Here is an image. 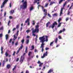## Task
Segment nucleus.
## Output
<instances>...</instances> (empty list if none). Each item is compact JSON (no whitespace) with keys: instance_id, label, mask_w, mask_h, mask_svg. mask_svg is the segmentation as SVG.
I'll list each match as a JSON object with an SVG mask.
<instances>
[{"instance_id":"2f4dec72","label":"nucleus","mask_w":73,"mask_h":73,"mask_svg":"<svg viewBox=\"0 0 73 73\" xmlns=\"http://www.w3.org/2000/svg\"><path fill=\"white\" fill-rule=\"evenodd\" d=\"M61 18H60L58 20V23H60V22L61 21Z\"/></svg>"},{"instance_id":"338daca9","label":"nucleus","mask_w":73,"mask_h":73,"mask_svg":"<svg viewBox=\"0 0 73 73\" xmlns=\"http://www.w3.org/2000/svg\"><path fill=\"white\" fill-rule=\"evenodd\" d=\"M72 8V6H71V7H70L69 8V10H70V9H71Z\"/></svg>"},{"instance_id":"aec40b11","label":"nucleus","mask_w":73,"mask_h":73,"mask_svg":"<svg viewBox=\"0 0 73 73\" xmlns=\"http://www.w3.org/2000/svg\"><path fill=\"white\" fill-rule=\"evenodd\" d=\"M29 39L26 40V44H29Z\"/></svg>"},{"instance_id":"4d7b16f0","label":"nucleus","mask_w":73,"mask_h":73,"mask_svg":"<svg viewBox=\"0 0 73 73\" xmlns=\"http://www.w3.org/2000/svg\"><path fill=\"white\" fill-rule=\"evenodd\" d=\"M48 5V3H47L45 5V7H47Z\"/></svg>"},{"instance_id":"a211bd4d","label":"nucleus","mask_w":73,"mask_h":73,"mask_svg":"<svg viewBox=\"0 0 73 73\" xmlns=\"http://www.w3.org/2000/svg\"><path fill=\"white\" fill-rule=\"evenodd\" d=\"M9 36L7 34L5 35V38H6V40H8V37Z\"/></svg>"},{"instance_id":"f8f14e48","label":"nucleus","mask_w":73,"mask_h":73,"mask_svg":"<svg viewBox=\"0 0 73 73\" xmlns=\"http://www.w3.org/2000/svg\"><path fill=\"white\" fill-rule=\"evenodd\" d=\"M14 13L15 10H11L10 12V14H13V13Z\"/></svg>"},{"instance_id":"4be33fe9","label":"nucleus","mask_w":73,"mask_h":73,"mask_svg":"<svg viewBox=\"0 0 73 73\" xmlns=\"http://www.w3.org/2000/svg\"><path fill=\"white\" fill-rule=\"evenodd\" d=\"M23 45L21 44V46L19 48V49H20H20H23Z\"/></svg>"},{"instance_id":"603ef678","label":"nucleus","mask_w":73,"mask_h":73,"mask_svg":"<svg viewBox=\"0 0 73 73\" xmlns=\"http://www.w3.org/2000/svg\"><path fill=\"white\" fill-rule=\"evenodd\" d=\"M3 49H4L3 47V46H2L1 48V50H3Z\"/></svg>"},{"instance_id":"79ce46f5","label":"nucleus","mask_w":73,"mask_h":73,"mask_svg":"<svg viewBox=\"0 0 73 73\" xmlns=\"http://www.w3.org/2000/svg\"><path fill=\"white\" fill-rule=\"evenodd\" d=\"M54 16H57V13H54L53 15Z\"/></svg>"},{"instance_id":"9b49d317","label":"nucleus","mask_w":73,"mask_h":73,"mask_svg":"<svg viewBox=\"0 0 73 73\" xmlns=\"http://www.w3.org/2000/svg\"><path fill=\"white\" fill-rule=\"evenodd\" d=\"M13 39L14 41H15L16 39H17V36H16V34H15L14 35H13Z\"/></svg>"},{"instance_id":"a878e982","label":"nucleus","mask_w":73,"mask_h":73,"mask_svg":"<svg viewBox=\"0 0 73 73\" xmlns=\"http://www.w3.org/2000/svg\"><path fill=\"white\" fill-rule=\"evenodd\" d=\"M43 65V63H40V64H39V67H40V66H42V65Z\"/></svg>"},{"instance_id":"49530a36","label":"nucleus","mask_w":73,"mask_h":73,"mask_svg":"<svg viewBox=\"0 0 73 73\" xmlns=\"http://www.w3.org/2000/svg\"><path fill=\"white\" fill-rule=\"evenodd\" d=\"M19 58H17V59L16 60V61L17 62L18 61H19Z\"/></svg>"},{"instance_id":"dca6fc26","label":"nucleus","mask_w":73,"mask_h":73,"mask_svg":"<svg viewBox=\"0 0 73 73\" xmlns=\"http://www.w3.org/2000/svg\"><path fill=\"white\" fill-rule=\"evenodd\" d=\"M25 52L27 53H28V47L26 46L25 48Z\"/></svg>"},{"instance_id":"8fccbe9b","label":"nucleus","mask_w":73,"mask_h":73,"mask_svg":"<svg viewBox=\"0 0 73 73\" xmlns=\"http://www.w3.org/2000/svg\"><path fill=\"white\" fill-rule=\"evenodd\" d=\"M14 41L12 42V45H14Z\"/></svg>"},{"instance_id":"1a4fd4ad","label":"nucleus","mask_w":73,"mask_h":73,"mask_svg":"<svg viewBox=\"0 0 73 73\" xmlns=\"http://www.w3.org/2000/svg\"><path fill=\"white\" fill-rule=\"evenodd\" d=\"M28 23L27 24L28 25H30V22H29V18H28L27 19L26 21H25V23Z\"/></svg>"},{"instance_id":"f704fd0d","label":"nucleus","mask_w":73,"mask_h":73,"mask_svg":"<svg viewBox=\"0 0 73 73\" xmlns=\"http://www.w3.org/2000/svg\"><path fill=\"white\" fill-rule=\"evenodd\" d=\"M16 65H15L13 69V71H14V70H15V69H16Z\"/></svg>"},{"instance_id":"69168bd1","label":"nucleus","mask_w":73,"mask_h":73,"mask_svg":"<svg viewBox=\"0 0 73 73\" xmlns=\"http://www.w3.org/2000/svg\"><path fill=\"white\" fill-rule=\"evenodd\" d=\"M62 11H61L60 13V15H61V14H62Z\"/></svg>"},{"instance_id":"6ab92c4d","label":"nucleus","mask_w":73,"mask_h":73,"mask_svg":"<svg viewBox=\"0 0 73 73\" xmlns=\"http://www.w3.org/2000/svg\"><path fill=\"white\" fill-rule=\"evenodd\" d=\"M7 68L8 69H9L10 68V67H11V65L10 64H7Z\"/></svg>"},{"instance_id":"c756f323","label":"nucleus","mask_w":73,"mask_h":73,"mask_svg":"<svg viewBox=\"0 0 73 73\" xmlns=\"http://www.w3.org/2000/svg\"><path fill=\"white\" fill-rule=\"evenodd\" d=\"M20 50L19 49H18V50H17V52L16 53V54H18V53H19V52H20Z\"/></svg>"},{"instance_id":"20e7f679","label":"nucleus","mask_w":73,"mask_h":73,"mask_svg":"<svg viewBox=\"0 0 73 73\" xmlns=\"http://www.w3.org/2000/svg\"><path fill=\"white\" fill-rule=\"evenodd\" d=\"M43 11L44 12V15L45 16L43 17V19H45L46 17V16L47 15V10L44 9H43Z\"/></svg>"},{"instance_id":"774afa93","label":"nucleus","mask_w":73,"mask_h":73,"mask_svg":"<svg viewBox=\"0 0 73 73\" xmlns=\"http://www.w3.org/2000/svg\"><path fill=\"white\" fill-rule=\"evenodd\" d=\"M26 73H29V71H28V70H26Z\"/></svg>"},{"instance_id":"c03bdc74","label":"nucleus","mask_w":73,"mask_h":73,"mask_svg":"<svg viewBox=\"0 0 73 73\" xmlns=\"http://www.w3.org/2000/svg\"><path fill=\"white\" fill-rule=\"evenodd\" d=\"M12 3H11L9 4V7L10 8L11 7H12Z\"/></svg>"},{"instance_id":"052dcab7","label":"nucleus","mask_w":73,"mask_h":73,"mask_svg":"<svg viewBox=\"0 0 73 73\" xmlns=\"http://www.w3.org/2000/svg\"><path fill=\"white\" fill-rule=\"evenodd\" d=\"M37 63L38 64H40L41 63V62H40V60H38L37 62Z\"/></svg>"},{"instance_id":"c9c22d12","label":"nucleus","mask_w":73,"mask_h":73,"mask_svg":"<svg viewBox=\"0 0 73 73\" xmlns=\"http://www.w3.org/2000/svg\"><path fill=\"white\" fill-rule=\"evenodd\" d=\"M31 54H32V52H29V53L28 55L29 56H30V55Z\"/></svg>"},{"instance_id":"bb28decb","label":"nucleus","mask_w":73,"mask_h":73,"mask_svg":"<svg viewBox=\"0 0 73 73\" xmlns=\"http://www.w3.org/2000/svg\"><path fill=\"white\" fill-rule=\"evenodd\" d=\"M70 10H69L68 11V13H67V15H70Z\"/></svg>"},{"instance_id":"6e6d98bb","label":"nucleus","mask_w":73,"mask_h":73,"mask_svg":"<svg viewBox=\"0 0 73 73\" xmlns=\"http://www.w3.org/2000/svg\"><path fill=\"white\" fill-rule=\"evenodd\" d=\"M45 49L46 50H48V49H49V48H46Z\"/></svg>"},{"instance_id":"393cba45","label":"nucleus","mask_w":73,"mask_h":73,"mask_svg":"<svg viewBox=\"0 0 73 73\" xmlns=\"http://www.w3.org/2000/svg\"><path fill=\"white\" fill-rule=\"evenodd\" d=\"M33 6H31L30 8V11H31L32 10H33Z\"/></svg>"},{"instance_id":"f257e3e1","label":"nucleus","mask_w":73,"mask_h":73,"mask_svg":"<svg viewBox=\"0 0 73 73\" xmlns=\"http://www.w3.org/2000/svg\"><path fill=\"white\" fill-rule=\"evenodd\" d=\"M45 37H46V40L45 38V36H43L42 37H40L39 38V40H40L41 42H42V44H41V46L40 47V48H42L41 49L42 52H43L44 51V42L45 41L47 42L48 41V36H45Z\"/></svg>"},{"instance_id":"864d4df0","label":"nucleus","mask_w":73,"mask_h":73,"mask_svg":"<svg viewBox=\"0 0 73 73\" xmlns=\"http://www.w3.org/2000/svg\"><path fill=\"white\" fill-rule=\"evenodd\" d=\"M16 28H14L13 29L12 31H15V30H16Z\"/></svg>"},{"instance_id":"5fc2aeb1","label":"nucleus","mask_w":73,"mask_h":73,"mask_svg":"<svg viewBox=\"0 0 73 73\" xmlns=\"http://www.w3.org/2000/svg\"><path fill=\"white\" fill-rule=\"evenodd\" d=\"M62 32H64V31H65V29H62Z\"/></svg>"},{"instance_id":"09e8293b","label":"nucleus","mask_w":73,"mask_h":73,"mask_svg":"<svg viewBox=\"0 0 73 73\" xmlns=\"http://www.w3.org/2000/svg\"><path fill=\"white\" fill-rule=\"evenodd\" d=\"M68 20H69V18H68V17L66 18V21H68Z\"/></svg>"},{"instance_id":"7c9ffc66","label":"nucleus","mask_w":73,"mask_h":73,"mask_svg":"<svg viewBox=\"0 0 73 73\" xmlns=\"http://www.w3.org/2000/svg\"><path fill=\"white\" fill-rule=\"evenodd\" d=\"M55 41V43H57V41H58V38H56Z\"/></svg>"},{"instance_id":"de8ad7c7","label":"nucleus","mask_w":73,"mask_h":73,"mask_svg":"<svg viewBox=\"0 0 73 73\" xmlns=\"http://www.w3.org/2000/svg\"><path fill=\"white\" fill-rule=\"evenodd\" d=\"M12 39H11L9 40V43H11V42L12 41Z\"/></svg>"},{"instance_id":"72a5a7b5","label":"nucleus","mask_w":73,"mask_h":73,"mask_svg":"<svg viewBox=\"0 0 73 73\" xmlns=\"http://www.w3.org/2000/svg\"><path fill=\"white\" fill-rule=\"evenodd\" d=\"M10 23H11V21L9 20L8 21V23L7 25L8 26H9V24Z\"/></svg>"},{"instance_id":"680f3d73","label":"nucleus","mask_w":73,"mask_h":73,"mask_svg":"<svg viewBox=\"0 0 73 73\" xmlns=\"http://www.w3.org/2000/svg\"><path fill=\"white\" fill-rule=\"evenodd\" d=\"M5 65V63H3V64H2V66L3 67V66H4V65Z\"/></svg>"},{"instance_id":"bf43d9fd","label":"nucleus","mask_w":73,"mask_h":73,"mask_svg":"<svg viewBox=\"0 0 73 73\" xmlns=\"http://www.w3.org/2000/svg\"><path fill=\"white\" fill-rule=\"evenodd\" d=\"M60 11L62 12L63 11V8L62 7L61 8Z\"/></svg>"},{"instance_id":"a18cd8bd","label":"nucleus","mask_w":73,"mask_h":73,"mask_svg":"<svg viewBox=\"0 0 73 73\" xmlns=\"http://www.w3.org/2000/svg\"><path fill=\"white\" fill-rule=\"evenodd\" d=\"M62 30H60L59 32L58 33L59 34H60V33H62Z\"/></svg>"},{"instance_id":"6e6552de","label":"nucleus","mask_w":73,"mask_h":73,"mask_svg":"<svg viewBox=\"0 0 73 73\" xmlns=\"http://www.w3.org/2000/svg\"><path fill=\"white\" fill-rule=\"evenodd\" d=\"M55 25H57V23L56 22H54V23H53V24L51 27V28H52V29H53V28H54V27L55 26Z\"/></svg>"},{"instance_id":"9d476101","label":"nucleus","mask_w":73,"mask_h":73,"mask_svg":"<svg viewBox=\"0 0 73 73\" xmlns=\"http://www.w3.org/2000/svg\"><path fill=\"white\" fill-rule=\"evenodd\" d=\"M31 31H32V33L33 34V36H36V34H34V32H33V31H34V28H32L31 29Z\"/></svg>"},{"instance_id":"37998d69","label":"nucleus","mask_w":73,"mask_h":73,"mask_svg":"<svg viewBox=\"0 0 73 73\" xmlns=\"http://www.w3.org/2000/svg\"><path fill=\"white\" fill-rule=\"evenodd\" d=\"M53 44V42H51L50 43V46H51L52 45V44Z\"/></svg>"},{"instance_id":"c85d7f7f","label":"nucleus","mask_w":73,"mask_h":73,"mask_svg":"<svg viewBox=\"0 0 73 73\" xmlns=\"http://www.w3.org/2000/svg\"><path fill=\"white\" fill-rule=\"evenodd\" d=\"M55 3L54 2H51L50 3V5H52V4H55Z\"/></svg>"},{"instance_id":"7ed1b4c3","label":"nucleus","mask_w":73,"mask_h":73,"mask_svg":"<svg viewBox=\"0 0 73 73\" xmlns=\"http://www.w3.org/2000/svg\"><path fill=\"white\" fill-rule=\"evenodd\" d=\"M39 23L38 22L37 23V25L35 26V29H34V31H33V32L34 33V34L35 33H38L39 32V28H38L39 27V25H38V24Z\"/></svg>"},{"instance_id":"4468645a","label":"nucleus","mask_w":73,"mask_h":73,"mask_svg":"<svg viewBox=\"0 0 73 73\" xmlns=\"http://www.w3.org/2000/svg\"><path fill=\"white\" fill-rule=\"evenodd\" d=\"M65 0H60L59 1V4H61V3H62V2H63V1H65Z\"/></svg>"},{"instance_id":"0e129e2a","label":"nucleus","mask_w":73,"mask_h":73,"mask_svg":"<svg viewBox=\"0 0 73 73\" xmlns=\"http://www.w3.org/2000/svg\"><path fill=\"white\" fill-rule=\"evenodd\" d=\"M9 18H10V19H12V17L10 16L9 17Z\"/></svg>"},{"instance_id":"e433bc0d","label":"nucleus","mask_w":73,"mask_h":73,"mask_svg":"<svg viewBox=\"0 0 73 73\" xmlns=\"http://www.w3.org/2000/svg\"><path fill=\"white\" fill-rule=\"evenodd\" d=\"M31 48H32V49H35V46L33 45L31 46Z\"/></svg>"},{"instance_id":"5701e85b","label":"nucleus","mask_w":73,"mask_h":73,"mask_svg":"<svg viewBox=\"0 0 73 73\" xmlns=\"http://www.w3.org/2000/svg\"><path fill=\"white\" fill-rule=\"evenodd\" d=\"M19 27L20 25H19V24H18L16 27V29H19Z\"/></svg>"},{"instance_id":"39448f33","label":"nucleus","mask_w":73,"mask_h":73,"mask_svg":"<svg viewBox=\"0 0 73 73\" xmlns=\"http://www.w3.org/2000/svg\"><path fill=\"white\" fill-rule=\"evenodd\" d=\"M8 1V0H5L2 3V5H1V8H2L3 7H4V5H5V3H7V1Z\"/></svg>"},{"instance_id":"423d86ee","label":"nucleus","mask_w":73,"mask_h":73,"mask_svg":"<svg viewBox=\"0 0 73 73\" xmlns=\"http://www.w3.org/2000/svg\"><path fill=\"white\" fill-rule=\"evenodd\" d=\"M24 56H21V59L20 60V62H21V64H22L23 62L24 61Z\"/></svg>"},{"instance_id":"b1692460","label":"nucleus","mask_w":73,"mask_h":73,"mask_svg":"<svg viewBox=\"0 0 73 73\" xmlns=\"http://www.w3.org/2000/svg\"><path fill=\"white\" fill-rule=\"evenodd\" d=\"M36 22H35V21L34 20L33 21L32 25H34L35 24Z\"/></svg>"},{"instance_id":"2eb2a0df","label":"nucleus","mask_w":73,"mask_h":73,"mask_svg":"<svg viewBox=\"0 0 73 73\" xmlns=\"http://www.w3.org/2000/svg\"><path fill=\"white\" fill-rule=\"evenodd\" d=\"M53 70L52 69H50L49 71L48 72V73H51L52 72H53Z\"/></svg>"},{"instance_id":"3c124183","label":"nucleus","mask_w":73,"mask_h":73,"mask_svg":"<svg viewBox=\"0 0 73 73\" xmlns=\"http://www.w3.org/2000/svg\"><path fill=\"white\" fill-rule=\"evenodd\" d=\"M3 37V34H0V37Z\"/></svg>"},{"instance_id":"f03ea898","label":"nucleus","mask_w":73,"mask_h":73,"mask_svg":"<svg viewBox=\"0 0 73 73\" xmlns=\"http://www.w3.org/2000/svg\"><path fill=\"white\" fill-rule=\"evenodd\" d=\"M24 1V0H22L21 1V3H23L22 4V5H20V9H22L24 10V9H25L27 8V6L28 5H27V1Z\"/></svg>"},{"instance_id":"a19ab883","label":"nucleus","mask_w":73,"mask_h":73,"mask_svg":"<svg viewBox=\"0 0 73 73\" xmlns=\"http://www.w3.org/2000/svg\"><path fill=\"white\" fill-rule=\"evenodd\" d=\"M29 32H31V31L29 30H28L26 31L27 33H29Z\"/></svg>"},{"instance_id":"4c0bfd02","label":"nucleus","mask_w":73,"mask_h":73,"mask_svg":"<svg viewBox=\"0 0 73 73\" xmlns=\"http://www.w3.org/2000/svg\"><path fill=\"white\" fill-rule=\"evenodd\" d=\"M48 17H52V16L50 15V14H49L48 13Z\"/></svg>"},{"instance_id":"ea45409f","label":"nucleus","mask_w":73,"mask_h":73,"mask_svg":"<svg viewBox=\"0 0 73 73\" xmlns=\"http://www.w3.org/2000/svg\"><path fill=\"white\" fill-rule=\"evenodd\" d=\"M18 41H17V42H16L15 44V45H18Z\"/></svg>"},{"instance_id":"cd10ccee","label":"nucleus","mask_w":73,"mask_h":73,"mask_svg":"<svg viewBox=\"0 0 73 73\" xmlns=\"http://www.w3.org/2000/svg\"><path fill=\"white\" fill-rule=\"evenodd\" d=\"M67 3V1H65L64 3V4H63V7H65V5H66V4Z\"/></svg>"},{"instance_id":"412c9836","label":"nucleus","mask_w":73,"mask_h":73,"mask_svg":"<svg viewBox=\"0 0 73 73\" xmlns=\"http://www.w3.org/2000/svg\"><path fill=\"white\" fill-rule=\"evenodd\" d=\"M62 24V23H59V24L58 25L57 27L58 28V27H60L61 26V25Z\"/></svg>"},{"instance_id":"13d9d810","label":"nucleus","mask_w":73,"mask_h":73,"mask_svg":"<svg viewBox=\"0 0 73 73\" xmlns=\"http://www.w3.org/2000/svg\"><path fill=\"white\" fill-rule=\"evenodd\" d=\"M6 12H5L4 13V16L5 17V16L6 15Z\"/></svg>"},{"instance_id":"ddd939ff","label":"nucleus","mask_w":73,"mask_h":73,"mask_svg":"<svg viewBox=\"0 0 73 73\" xmlns=\"http://www.w3.org/2000/svg\"><path fill=\"white\" fill-rule=\"evenodd\" d=\"M50 24V22L49 21L46 24V27H48L49 24Z\"/></svg>"},{"instance_id":"473e14b6","label":"nucleus","mask_w":73,"mask_h":73,"mask_svg":"<svg viewBox=\"0 0 73 73\" xmlns=\"http://www.w3.org/2000/svg\"><path fill=\"white\" fill-rule=\"evenodd\" d=\"M25 40H24V39H23L21 41V42L22 44H24V41Z\"/></svg>"},{"instance_id":"f3484780","label":"nucleus","mask_w":73,"mask_h":73,"mask_svg":"<svg viewBox=\"0 0 73 73\" xmlns=\"http://www.w3.org/2000/svg\"><path fill=\"white\" fill-rule=\"evenodd\" d=\"M5 55L6 57H8L9 55V54H8L7 52H6Z\"/></svg>"},{"instance_id":"58836bf2","label":"nucleus","mask_w":73,"mask_h":73,"mask_svg":"<svg viewBox=\"0 0 73 73\" xmlns=\"http://www.w3.org/2000/svg\"><path fill=\"white\" fill-rule=\"evenodd\" d=\"M15 53H16V51H14L13 54V56H14L15 55Z\"/></svg>"},{"instance_id":"e2e57ef3","label":"nucleus","mask_w":73,"mask_h":73,"mask_svg":"<svg viewBox=\"0 0 73 73\" xmlns=\"http://www.w3.org/2000/svg\"><path fill=\"white\" fill-rule=\"evenodd\" d=\"M42 9L43 11H43V10H44V7L43 6H42Z\"/></svg>"},{"instance_id":"0eeeda50","label":"nucleus","mask_w":73,"mask_h":73,"mask_svg":"<svg viewBox=\"0 0 73 73\" xmlns=\"http://www.w3.org/2000/svg\"><path fill=\"white\" fill-rule=\"evenodd\" d=\"M47 55L48 51H46L45 52V53H44L43 54V55L42 56L41 58H44L46 56H47Z\"/></svg>"}]
</instances>
